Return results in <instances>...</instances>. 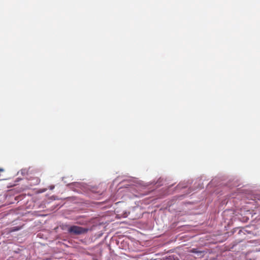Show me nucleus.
Listing matches in <instances>:
<instances>
[{
  "instance_id": "4",
  "label": "nucleus",
  "mask_w": 260,
  "mask_h": 260,
  "mask_svg": "<svg viewBox=\"0 0 260 260\" xmlns=\"http://www.w3.org/2000/svg\"><path fill=\"white\" fill-rule=\"evenodd\" d=\"M165 260H176L173 255L167 257ZM178 260V259H177Z\"/></svg>"
},
{
  "instance_id": "2",
  "label": "nucleus",
  "mask_w": 260,
  "mask_h": 260,
  "mask_svg": "<svg viewBox=\"0 0 260 260\" xmlns=\"http://www.w3.org/2000/svg\"><path fill=\"white\" fill-rule=\"evenodd\" d=\"M191 252H193V253H198L199 254H200L201 256H202V255H203L202 251H198L197 249H194V248L192 249Z\"/></svg>"
},
{
  "instance_id": "3",
  "label": "nucleus",
  "mask_w": 260,
  "mask_h": 260,
  "mask_svg": "<svg viewBox=\"0 0 260 260\" xmlns=\"http://www.w3.org/2000/svg\"><path fill=\"white\" fill-rule=\"evenodd\" d=\"M20 227H17V226L13 227V228H11L10 232H15V231H19V230H20Z\"/></svg>"
},
{
  "instance_id": "5",
  "label": "nucleus",
  "mask_w": 260,
  "mask_h": 260,
  "mask_svg": "<svg viewBox=\"0 0 260 260\" xmlns=\"http://www.w3.org/2000/svg\"><path fill=\"white\" fill-rule=\"evenodd\" d=\"M3 171H4V170H3V169H0V173H1V172H3Z\"/></svg>"
},
{
  "instance_id": "1",
  "label": "nucleus",
  "mask_w": 260,
  "mask_h": 260,
  "mask_svg": "<svg viewBox=\"0 0 260 260\" xmlns=\"http://www.w3.org/2000/svg\"><path fill=\"white\" fill-rule=\"evenodd\" d=\"M89 230L77 225H72L69 227L68 231L71 235H80L87 233Z\"/></svg>"
}]
</instances>
